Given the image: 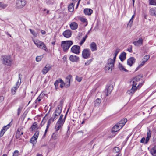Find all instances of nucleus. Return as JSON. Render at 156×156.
Instances as JSON below:
<instances>
[{
	"label": "nucleus",
	"mask_w": 156,
	"mask_h": 156,
	"mask_svg": "<svg viewBox=\"0 0 156 156\" xmlns=\"http://www.w3.org/2000/svg\"><path fill=\"white\" fill-rule=\"evenodd\" d=\"M150 57L149 55H146L144 57L143 59L147 61L149 58Z\"/></svg>",
	"instance_id": "55"
},
{
	"label": "nucleus",
	"mask_w": 156,
	"mask_h": 156,
	"mask_svg": "<svg viewBox=\"0 0 156 156\" xmlns=\"http://www.w3.org/2000/svg\"><path fill=\"white\" fill-rule=\"evenodd\" d=\"M149 2L150 5H156V0H149Z\"/></svg>",
	"instance_id": "32"
},
{
	"label": "nucleus",
	"mask_w": 156,
	"mask_h": 156,
	"mask_svg": "<svg viewBox=\"0 0 156 156\" xmlns=\"http://www.w3.org/2000/svg\"><path fill=\"white\" fill-rule=\"evenodd\" d=\"M151 134V131L150 130H148L147 132V136L145 139V144H147L150 140Z\"/></svg>",
	"instance_id": "17"
},
{
	"label": "nucleus",
	"mask_w": 156,
	"mask_h": 156,
	"mask_svg": "<svg viewBox=\"0 0 156 156\" xmlns=\"http://www.w3.org/2000/svg\"><path fill=\"white\" fill-rule=\"evenodd\" d=\"M101 102V100L99 98H97L94 101V105L95 106H99Z\"/></svg>",
	"instance_id": "26"
},
{
	"label": "nucleus",
	"mask_w": 156,
	"mask_h": 156,
	"mask_svg": "<svg viewBox=\"0 0 156 156\" xmlns=\"http://www.w3.org/2000/svg\"><path fill=\"white\" fill-rule=\"evenodd\" d=\"M29 30L30 32L33 35L35 36H36L37 35V34L35 32V31L34 30L31 29H30Z\"/></svg>",
	"instance_id": "42"
},
{
	"label": "nucleus",
	"mask_w": 156,
	"mask_h": 156,
	"mask_svg": "<svg viewBox=\"0 0 156 156\" xmlns=\"http://www.w3.org/2000/svg\"><path fill=\"white\" fill-rule=\"evenodd\" d=\"M43 57V55L37 56L36 58V60L37 62H39L41 61Z\"/></svg>",
	"instance_id": "38"
},
{
	"label": "nucleus",
	"mask_w": 156,
	"mask_h": 156,
	"mask_svg": "<svg viewBox=\"0 0 156 156\" xmlns=\"http://www.w3.org/2000/svg\"><path fill=\"white\" fill-rule=\"evenodd\" d=\"M113 89V85H109L107 86V94L106 96H108L111 93L112 90Z\"/></svg>",
	"instance_id": "18"
},
{
	"label": "nucleus",
	"mask_w": 156,
	"mask_h": 156,
	"mask_svg": "<svg viewBox=\"0 0 156 156\" xmlns=\"http://www.w3.org/2000/svg\"><path fill=\"white\" fill-rule=\"evenodd\" d=\"M90 54L91 51L89 49H85L82 51V56L84 59H87L89 58Z\"/></svg>",
	"instance_id": "7"
},
{
	"label": "nucleus",
	"mask_w": 156,
	"mask_h": 156,
	"mask_svg": "<svg viewBox=\"0 0 156 156\" xmlns=\"http://www.w3.org/2000/svg\"><path fill=\"white\" fill-rule=\"evenodd\" d=\"M150 14L153 16H156V7L151 8L149 11Z\"/></svg>",
	"instance_id": "19"
},
{
	"label": "nucleus",
	"mask_w": 156,
	"mask_h": 156,
	"mask_svg": "<svg viewBox=\"0 0 156 156\" xmlns=\"http://www.w3.org/2000/svg\"><path fill=\"white\" fill-rule=\"evenodd\" d=\"M60 79H58L54 83V85L55 87V89H57L58 88V83H60L59 82Z\"/></svg>",
	"instance_id": "34"
},
{
	"label": "nucleus",
	"mask_w": 156,
	"mask_h": 156,
	"mask_svg": "<svg viewBox=\"0 0 156 156\" xmlns=\"http://www.w3.org/2000/svg\"><path fill=\"white\" fill-rule=\"evenodd\" d=\"M150 152L153 156H156V146H154L151 149Z\"/></svg>",
	"instance_id": "23"
},
{
	"label": "nucleus",
	"mask_w": 156,
	"mask_h": 156,
	"mask_svg": "<svg viewBox=\"0 0 156 156\" xmlns=\"http://www.w3.org/2000/svg\"><path fill=\"white\" fill-rule=\"evenodd\" d=\"M143 39L142 38H140L136 41H135L133 42V44L136 47L141 46L143 44Z\"/></svg>",
	"instance_id": "10"
},
{
	"label": "nucleus",
	"mask_w": 156,
	"mask_h": 156,
	"mask_svg": "<svg viewBox=\"0 0 156 156\" xmlns=\"http://www.w3.org/2000/svg\"><path fill=\"white\" fill-rule=\"evenodd\" d=\"M120 151V149L119 147H114L113 149V152L115 153H117L119 152Z\"/></svg>",
	"instance_id": "40"
},
{
	"label": "nucleus",
	"mask_w": 156,
	"mask_h": 156,
	"mask_svg": "<svg viewBox=\"0 0 156 156\" xmlns=\"http://www.w3.org/2000/svg\"><path fill=\"white\" fill-rule=\"evenodd\" d=\"M51 66L49 64H47L45 66V67L47 68L49 70L51 69Z\"/></svg>",
	"instance_id": "54"
},
{
	"label": "nucleus",
	"mask_w": 156,
	"mask_h": 156,
	"mask_svg": "<svg viewBox=\"0 0 156 156\" xmlns=\"http://www.w3.org/2000/svg\"><path fill=\"white\" fill-rule=\"evenodd\" d=\"M7 6V4H5L3 3L0 2V7L2 8V9H5Z\"/></svg>",
	"instance_id": "35"
},
{
	"label": "nucleus",
	"mask_w": 156,
	"mask_h": 156,
	"mask_svg": "<svg viewBox=\"0 0 156 156\" xmlns=\"http://www.w3.org/2000/svg\"><path fill=\"white\" fill-rule=\"evenodd\" d=\"M134 16H135V15L134 14L132 16L131 19L130 20H129V23H128V25H129V26H131V25H132V23H133V19L134 18Z\"/></svg>",
	"instance_id": "41"
},
{
	"label": "nucleus",
	"mask_w": 156,
	"mask_h": 156,
	"mask_svg": "<svg viewBox=\"0 0 156 156\" xmlns=\"http://www.w3.org/2000/svg\"><path fill=\"white\" fill-rule=\"evenodd\" d=\"M39 48H41L43 49L45 51H46L47 48L46 47L45 45L42 42V43H41V47H40Z\"/></svg>",
	"instance_id": "36"
},
{
	"label": "nucleus",
	"mask_w": 156,
	"mask_h": 156,
	"mask_svg": "<svg viewBox=\"0 0 156 156\" xmlns=\"http://www.w3.org/2000/svg\"><path fill=\"white\" fill-rule=\"evenodd\" d=\"M143 77V75L140 74L137 76L132 79L130 82L132 86V87L131 89L128 90L127 92V93L129 95H132L137 90V87L136 86L137 84V82L140 81V79Z\"/></svg>",
	"instance_id": "1"
},
{
	"label": "nucleus",
	"mask_w": 156,
	"mask_h": 156,
	"mask_svg": "<svg viewBox=\"0 0 156 156\" xmlns=\"http://www.w3.org/2000/svg\"><path fill=\"white\" fill-rule=\"evenodd\" d=\"M9 124L7 126H4L2 129L1 130L0 133V137H2L4 133H5V131L7 130L9 128Z\"/></svg>",
	"instance_id": "14"
},
{
	"label": "nucleus",
	"mask_w": 156,
	"mask_h": 156,
	"mask_svg": "<svg viewBox=\"0 0 156 156\" xmlns=\"http://www.w3.org/2000/svg\"><path fill=\"white\" fill-rule=\"evenodd\" d=\"M127 121V120L126 118L122 119L113 126V129L115 128L118 127V128H119L118 130H119L125 125Z\"/></svg>",
	"instance_id": "6"
},
{
	"label": "nucleus",
	"mask_w": 156,
	"mask_h": 156,
	"mask_svg": "<svg viewBox=\"0 0 156 156\" xmlns=\"http://www.w3.org/2000/svg\"><path fill=\"white\" fill-rule=\"evenodd\" d=\"M114 64V61L111 58L108 59L107 65L105 67V69L106 70H108L111 69L112 71V69L113 68Z\"/></svg>",
	"instance_id": "5"
},
{
	"label": "nucleus",
	"mask_w": 156,
	"mask_h": 156,
	"mask_svg": "<svg viewBox=\"0 0 156 156\" xmlns=\"http://www.w3.org/2000/svg\"><path fill=\"white\" fill-rule=\"evenodd\" d=\"M4 100L3 96H0V103L2 102Z\"/></svg>",
	"instance_id": "61"
},
{
	"label": "nucleus",
	"mask_w": 156,
	"mask_h": 156,
	"mask_svg": "<svg viewBox=\"0 0 156 156\" xmlns=\"http://www.w3.org/2000/svg\"><path fill=\"white\" fill-rule=\"evenodd\" d=\"M70 27L72 30H75L77 29L78 27V24L76 22H72L70 23Z\"/></svg>",
	"instance_id": "20"
},
{
	"label": "nucleus",
	"mask_w": 156,
	"mask_h": 156,
	"mask_svg": "<svg viewBox=\"0 0 156 156\" xmlns=\"http://www.w3.org/2000/svg\"><path fill=\"white\" fill-rule=\"evenodd\" d=\"M3 63L7 66H11L12 64V60L10 56L9 55L3 56L2 57Z\"/></svg>",
	"instance_id": "4"
},
{
	"label": "nucleus",
	"mask_w": 156,
	"mask_h": 156,
	"mask_svg": "<svg viewBox=\"0 0 156 156\" xmlns=\"http://www.w3.org/2000/svg\"><path fill=\"white\" fill-rule=\"evenodd\" d=\"M80 20L83 23L86 22H87V19L84 18H80Z\"/></svg>",
	"instance_id": "50"
},
{
	"label": "nucleus",
	"mask_w": 156,
	"mask_h": 156,
	"mask_svg": "<svg viewBox=\"0 0 156 156\" xmlns=\"http://www.w3.org/2000/svg\"><path fill=\"white\" fill-rule=\"evenodd\" d=\"M73 44V41H62L61 42V46L64 51L67 52Z\"/></svg>",
	"instance_id": "2"
},
{
	"label": "nucleus",
	"mask_w": 156,
	"mask_h": 156,
	"mask_svg": "<svg viewBox=\"0 0 156 156\" xmlns=\"http://www.w3.org/2000/svg\"><path fill=\"white\" fill-rule=\"evenodd\" d=\"M113 127L112 128V133L117 132L119 130H118V129H119V128H118V127L115 128L114 129H113Z\"/></svg>",
	"instance_id": "45"
},
{
	"label": "nucleus",
	"mask_w": 156,
	"mask_h": 156,
	"mask_svg": "<svg viewBox=\"0 0 156 156\" xmlns=\"http://www.w3.org/2000/svg\"><path fill=\"white\" fill-rule=\"evenodd\" d=\"M59 82L61 83L60 86L61 88H63L64 87V86L65 87L66 85L65 83L60 78Z\"/></svg>",
	"instance_id": "31"
},
{
	"label": "nucleus",
	"mask_w": 156,
	"mask_h": 156,
	"mask_svg": "<svg viewBox=\"0 0 156 156\" xmlns=\"http://www.w3.org/2000/svg\"><path fill=\"white\" fill-rule=\"evenodd\" d=\"M63 103V101H61L60 102V104L58 106L62 107V108Z\"/></svg>",
	"instance_id": "64"
},
{
	"label": "nucleus",
	"mask_w": 156,
	"mask_h": 156,
	"mask_svg": "<svg viewBox=\"0 0 156 156\" xmlns=\"http://www.w3.org/2000/svg\"><path fill=\"white\" fill-rule=\"evenodd\" d=\"M19 155V151L18 150H15L13 154V156H18Z\"/></svg>",
	"instance_id": "46"
},
{
	"label": "nucleus",
	"mask_w": 156,
	"mask_h": 156,
	"mask_svg": "<svg viewBox=\"0 0 156 156\" xmlns=\"http://www.w3.org/2000/svg\"><path fill=\"white\" fill-rule=\"evenodd\" d=\"M132 46L130 45L129 47L127 49V51L129 52H132Z\"/></svg>",
	"instance_id": "52"
},
{
	"label": "nucleus",
	"mask_w": 156,
	"mask_h": 156,
	"mask_svg": "<svg viewBox=\"0 0 156 156\" xmlns=\"http://www.w3.org/2000/svg\"><path fill=\"white\" fill-rule=\"evenodd\" d=\"M27 113V112H24L23 114V115H22V118H23V119H24L26 117Z\"/></svg>",
	"instance_id": "58"
},
{
	"label": "nucleus",
	"mask_w": 156,
	"mask_h": 156,
	"mask_svg": "<svg viewBox=\"0 0 156 156\" xmlns=\"http://www.w3.org/2000/svg\"><path fill=\"white\" fill-rule=\"evenodd\" d=\"M135 61L136 59L135 58L133 57H132L127 60V64L130 66H131L135 62Z\"/></svg>",
	"instance_id": "12"
},
{
	"label": "nucleus",
	"mask_w": 156,
	"mask_h": 156,
	"mask_svg": "<svg viewBox=\"0 0 156 156\" xmlns=\"http://www.w3.org/2000/svg\"><path fill=\"white\" fill-rule=\"evenodd\" d=\"M143 83H139L138 85V86L137 87H137V89L138 88H140L142 86V85L143 84Z\"/></svg>",
	"instance_id": "62"
},
{
	"label": "nucleus",
	"mask_w": 156,
	"mask_h": 156,
	"mask_svg": "<svg viewBox=\"0 0 156 156\" xmlns=\"http://www.w3.org/2000/svg\"><path fill=\"white\" fill-rule=\"evenodd\" d=\"M118 67L119 69L121 71H124L126 72H128V71L120 63H119Z\"/></svg>",
	"instance_id": "27"
},
{
	"label": "nucleus",
	"mask_w": 156,
	"mask_h": 156,
	"mask_svg": "<svg viewBox=\"0 0 156 156\" xmlns=\"http://www.w3.org/2000/svg\"><path fill=\"white\" fill-rule=\"evenodd\" d=\"M71 51L73 53L78 54L80 52V48L79 46L75 45L72 47Z\"/></svg>",
	"instance_id": "8"
},
{
	"label": "nucleus",
	"mask_w": 156,
	"mask_h": 156,
	"mask_svg": "<svg viewBox=\"0 0 156 156\" xmlns=\"http://www.w3.org/2000/svg\"><path fill=\"white\" fill-rule=\"evenodd\" d=\"M39 133V131H37L35 133V134L32 137H34L35 138H36L37 139Z\"/></svg>",
	"instance_id": "43"
},
{
	"label": "nucleus",
	"mask_w": 156,
	"mask_h": 156,
	"mask_svg": "<svg viewBox=\"0 0 156 156\" xmlns=\"http://www.w3.org/2000/svg\"><path fill=\"white\" fill-rule=\"evenodd\" d=\"M144 64V63H143V62H142L141 63V64H140L139 65V66L137 67V68L135 70V71H137L140 68L142 67L143 66V65Z\"/></svg>",
	"instance_id": "48"
},
{
	"label": "nucleus",
	"mask_w": 156,
	"mask_h": 156,
	"mask_svg": "<svg viewBox=\"0 0 156 156\" xmlns=\"http://www.w3.org/2000/svg\"><path fill=\"white\" fill-rule=\"evenodd\" d=\"M37 125V123L36 122H34L32 126H33V127H36V128L37 129H38V128L36 126Z\"/></svg>",
	"instance_id": "60"
},
{
	"label": "nucleus",
	"mask_w": 156,
	"mask_h": 156,
	"mask_svg": "<svg viewBox=\"0 0 156 156\" xmlns=\"http://www.w3.org/2000/svg\"><path fill=\"white\" fill-rule=\"evenodd\" d=\"M21 129L19 128L18 129L17 131L16 132V139H18L19 138L20 136V132H21Z\"/></svg>",
	"instance_id": "28"
},
{
	"label": "nucleus",
	"mask_w": 156,
	"mask_h": 156,
	"mask_svg": "<svg viewBox=\"0 0 156 156\" xmlns=\"http://www.w3.org/2000/svg\"><path fill=\"white\" fill-rule=\"evenodd\" d=\"M86 39L85 38H83L81 41L80 43V45H82L84 42L85 41Z\"/></svg>",
	"instance_id": "51"
},
{
	"label": "nucleus",
	"mask_w": 156,
	"mask_h": 156,
	"mask_svg": "<svg viewBox=\"0 0 156 156\" xmlns=\"http://www.w3.org/2000/svg\"><path fill=\"white\" fill-rule=\"evenodd\" d=\"M93 12V10L90 9L86 8L84 9V13L86 15H90Z\"/></svg>",
	"instance_id": "15"
},
{
	"label": "nucleus",
	"mask_w": 156,
	"mask_h": 156,
	"mask_svg": "<svg viewBox=\"0 0 156 156\" xmlns=\"http://www.w3.org/2000/svg\"><path fill=\"white\" fill-rule=\"evenodd\" d=\"M53 119L51 118L48 121L47 124L50 125L51 122H53Z\"/></svg>",
	"instance_id": "56"
},
{
	"label": "nucleus",
	"mask_w": 156,
	"mask_h": 156,
	"mask_svg": "<svg viewBox=\"0 0 156 156\" xmlns=\"http://www.w3.org/2000/svg\"><path fill=\"white\" fill-rule=\"evenodd\" d=\"M126 54L125 52H123L119 56V58L120 59V60L122 61H124L126 58Z\"/></svg>",
	"instance_id": "22"
},
{
	"label": "nucleus",
	"mask_w": 156,
	"mask_h": 156,
	"mask_svg": "<svg viewBox=\"0 0 156 156\" xmlns=\"http://www.w3.org/2000/svg\"><path fill=\"white\" fill-rule=\"evenodd\" d=\"M68 10L69 11L71 12H72L73 11L74 8V5L73 3H71L68 6Z\"/></svg>",
	"instance_id": "25"
},
{
	"label": "nucleus",
	"mask_w": 156,
	"mask_h": 156,
	"mask_svg": "<svg viewBox=\"0 0 156 156\" xmlns=\"http://www.w3.org/2000/svg\"><path fill=\"white\" fill-rule=\"evenodd\" d=\"M52 138L54 140H55L57 139L56 134H55V133H53L52 135Z\"/></svg>",
	"instance_id": "59"
},
{
	"label": "nucleus",
	"mask_w": 156,
	"mask_h": 156,
	"mask_svg": "<svg viewBox=\"0 0 156 156\" xmlns=\"http://www.w3.org/2000/svg\"><path fill=\"white\" fill-rule=\"evenodd\" d=\"M69 59L70 60L73 62H77L79 61V58L78 57L74 55H71L69 57Z\"/></svg>",
	"instance_id": "11"
},
{
	"label": "nucleus",
	"mask_w": 156,
	"mask_h": 156,
	"mask_svg": "<svg viewBox=\"0 0 156 156\" xmlns=\"http://www.w3.org/2000/svg\"><path fill=\"white\" fill-rule=\"evenodd\" d=\"M63 117V115L62 114H61L60 115V117L58 119V120L57 121V122H59L62 123L61 122L62 121V118Z\"/></svg>",
	"instance_id": "47"
},
{
	"label": "nucleus",
	"mask_w": 156,
	"mask_h": 156,
	"mask_svg": "<svg viewBox=\"0 0 156 156\" xmlns=\"http://www.w3.org/2000/svg\"><path fill=\"white\" fill-rule=\"evenodd\" d=\"M76 79L78 82H80L82 80V78L81 77H79L78 76H76Z\"/></svg>",
	"instance_id": "53"
},
{
	"label": "nucleus",
	"mask_w": 156,
	"mask_h": 156,
	"mask_svg": "<svg viewBox=\"0 0 156 156\" xmlns=\"http://www.w3.org/2000/svg\"><path fill=\"white\" fill-rule=\"evenodd\" d=\"M72 78V76L71 75H69L67 76L66 78V81L65 83V87L68 88L69 87L70 85V82L71 79Z\"/></svg>",
	"instance_id": "9"
},
{
	"label": "nucleus",
	"mask_w": 156,
	"mask_h": 156,
	"mask_svg": "<svg viewBox=\"0 0 156 156\" xmlns=\"http://www.w3.org/2000/svg\"><path fill=\"white\" fill-rule=\"evenodd\" d=\"M119 51H120V49H117L115 50V52L114 55L117 56L119 52Z\"/></svg>",
	"instance_id": "57"
},
{
	"label": "nucleus",
	"mask_w": 156,
	"mask_h": 156,
	"mask_svg": "<svg viewBox=\"0 0 156 156\" xmlns=\"http://www.w3.org/2000/svg\"><path fill=\"white\" fill-rule=\"evenodd\" d=\"M23 108V107L21 106H20L17 110V115H19L21 112V111Z\"/></svg>",
	"instance_id": "44"
},
{
	"label": "nucleus",
	"mask_w": 156,
	"mask_h": 156,
	"mask_svg": "<svg viewBox=\"0 0 156 156\" xmlns=\"http://www.w3.org/2000/svg\"><path fill=\"white\" fill-rule=\"evenodd\" d=\"M46 3L48 5H50L52 4L51 1L50 0H46Z\"/></svg>",
	"instance_id": "49"
},
{
	"label": "nucleus",
	"mask_w": 156,
	"mask_h": 156,
	"mask_svg": "<svg viewBox=\"0 0 156 156\" xmlns=\"http://www.w3.org/2000/svg\"><path fill=\"white\" fill-rule=\"evenodd\" d=\"M37 139L36 138H35L34 137H32L31 138L30 142V143H32L34 145V144H35L37 142Z\"/></svg>",
	"instance_id": "30"
},
{
	"label": "nucleus",
	"mask_w": 156,
	"mask_h": 156,
	"mask_svg": "<svg viewBox=\"0 0 156 156\" xmlns=\"http://www.w3.org/2000/svg\"><path fill=\"white\" fill-rule=\"evenodd\" d=\"M62 34L64 37L68 38L71 36L72 32L70 30H67L64 31Z\"/></svg>",
	"instance_id": "13"
},
{
	"label": "nucleus",
	"mask_w": 156,
	"mask_h": 156,
	"mask_svg": "<svg viewBox=\"0 0 156 156\" xmlns=\"http://www.w3.org/2000/svg\"><path fill=\"white\" fill-rule=\"evenodd\" d=\"M90 48L92 51L97 50L98 49L97 45L94 42H92L90 44Z\"/></svg>",
	"instance_id": "16"
},
{
	"label": "nucleus",
	"mask_w": 156,
	"mask_h": 156,
	"mask_svg": "<svg viewBox=\"0 0 156 156\" xmlns=\"http://www.w3.org/2000/svg\"><path fill=\"white\" fill-rule=\"evenodd\" d=\"M44 95V94L43 93H41L39 96H38V97L40 98L41 99L43 98Z\"/></svg>",
	"instance_id": "63"
},
{
	"label": "nucleus",
	"mask_w": 156,
	"mask_h": 156,
	"mask_svg": "<svg viewBox=\"0 0 156 156\" xmlns=\"http://www.w3.org/2000/svg\"><path fill=\"white\" fill-rule=\"evenodd\" d=\"M54 114L52 115V117H51V118H52V119H53V121L54 120H56L58 118V116L59 115L54 113Z\"/></svg>",
	"instance_id": "37"
},
{
	"label": "nucleus",
	"mask_w": 156,
	"mask_h": 156,
	"mask_svg": "<svg viewBox=\"0 0 156 156\" xmlns=\"http://www.w3.org/2000/svg\"><path fill=\"white\" fill-rule=\"evenodd\" d=\"M49 70L45 67V66L43 68L42 70V72L43 74H46L48 71Z\"/></svg>",
	"instance_id": "39"
},
{
	"label": "nucleus",
	"mask_w": 156,
	"mask_h": 156,
	"mask_svg": "<svg viewBox=\"0 0 156 156\" xmlns=\"http://www.w3.org/2000/svg\"><path fill=\"white\" fill-rule=\"evenodd\" d=\"M62 123H61L59 122H57L55 127V129L56 131H58L60 128L63 125Z\"/></svg>",
	"instance_id": "21"
},
{
	"label": "nucleus",
	"mask_w": 156,
	"mask_h": 156,
	"mask_svg": "<svg viewBox=\"0 0 156 156\" xmlns=\"http://www.w3.org/2000/svg\"><path fill=\"white\" fill-rule=\"evenodd\" d=\"M94 58H91L89 60H87L85 63V65L87 66L90 65L93 61Z\"/></svg>",
	"instance_id": "33"
},
{
	"label": "nucleus",
	"mask_w": 156,
	"mask_h": 156,
	"mask_svg": "<svg viewBox=\"0 0 156 156\" xmlns=\"http://www.w3.org/2000/svg\"><path fill=\"white\" fill-rule=\"evenodd\" d=\"M35 44L38 47L40 48L41 47V43H42V42L40 41H34Z\"/></svg>",
	"instance_id": "29"
},
{
	"label": "nucleus",
	"mask_w": 156,
	"mask_h": 156,
	"mask_svg": "<svg viewBox=\"0 0 156 156\" xmlns=\"http://www.w3.org/2000/svg\"><path fill=\"white\" fill-rule=\"evenodd\" d=\"M26 0H16V7L17 9L23 8L27 4Z\"/></svg>",
	"instance_id": "3"
},
{
	"label": "nucleus",
	"mask_w": 156,
	"mask_h": 156,
	"mask_svg": "<svg viewBox=\"0 0 156 156\" xmlns=\"http://www.w3.org/2000/svg\"><path fill=\"white\" fill-rule=\"evenodd\" d=\"M62 107L58 106L56 108V110L54 113H55L60 115L62 111Z\"/></svg>",
	"instance_id": "24"
}]
</instances>
